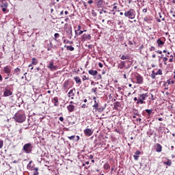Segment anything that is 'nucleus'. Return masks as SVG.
<instances>
[{"label":"nucleus","mask_w":175,"mask_h":175,"mask_svg":"<svg viewBox=\"0 0 175 175\" xmlns=\"http://www.w3.org/2000/svg\"><path fill=\"white\" fill-rule=\"evenodd\" d=\"M14 120L16 122L23 123L26 120L25 113L24 111H18L17 113H15L14 116Z\"/></svg>","instance_id":"1"},{"label":"nucleus","mask_w":175,"mask_h":175,"mask_svg":"<svg viewBox=\"0 0 175 175\" xmlns=\"http://www.w3.org/2000/svg\"><path fill=\"white\" fill-rule=\"evenodd\" d=\"M93 107L95 111H98V113H102V111L105 110V107H100V105H99V100H94V104L93 105Z\"/></svg>","instance_id":"2"},{"label":"nucleus","mask_w":175,"mask_h":175,"mask_svg":"<svg viewBox=\"0 0 175 175\" xmlns=\"http://www.w3.org/2000/svg\"><path fill=\"white\" fill-rule=\"evenodd\" d=\"M32 144L31 143L25 144L23 146V150L26 154H31L32 152Z\"/></svg>","instance_id":"3"},{"label":"nucleus","mask_w":175,"mask_h":175,"mask_svg":"<svg viewBox=\"0 0 175 175\" xmlns=\"http://www.w3.org/2000/svg\"><path fill=\"white\" fill-rule=\"evenodd\" d=\"M125 17H129L131 20H133L135 18V10L133 9H131L129 11H126L124 12Z\"/></svg>","instance_id":"4"},{"label":"nucleus","mask_w":175,"mask_h":175,"mask_svg":"<svg viewBox=\"0 0 175 175\" xmlns=\"http://www.w3.org/2000/svg\"><path fill=\"white\" fill-rule=\"evenodd\" d=\"M148 94L147 93L142 94L139 96V98H138V100L137 101V105H139L140 103L141 105H143L144 103V100H146V98H148Z\"/></svg>","instance_id":"5"},{"label":"nucleus","mask_w":175,"mask_h":175,"mask_svg":"<svg viewBox=\"0 0 175 175\" xmlns=\"http://www.w3.org/2000/svg\"><path fill=\"white\" fill-rule=\"evenodd\" d=\"M47 68L49 70H51V72H54V70H57L58 69V66L54 65V62L51 61L49 62Z\"/></svg>","instance_id":"6"},{"label":"nucleus","mask_w":175,"mask_h":175,"mask_svg":"<svg viewBox=\"0 0 175 175\" xmlns=\"http://www.w3.org/2000/svg\"><path fill=\"white\" fill-rule=\"evenodd\" d=\"M3 72L8 75V76H12L10 73H12V66H6L3 68Z\"/></svg>","instance_id":"7"},{"label":"nucleus","mask_w":175,"mask_h":175,"mask_svg":"<svg viewBox=\"0 0 175 175\" xmlns=\"http://www.w3.org/2000/svg\"><path fill=\"white\" fill-rule=\"evenodd\" d=\"M85 136H92V133H94V131H92V130H91V129H85L83 131Z\"/></svg>","instance_id":"8"},{"label":"nucleus","mask_w":175,"mask_h":175,"mask_svg":"<svg viewBox=\"0 0 175 175\" xmlns=\"http://www.w3.org/2000/svg\"><path fill=\"white\" fill-rule=\"evenodd\" d=\"M82 40L85 42V40H91V35L90 34H83L82 36Z\"/></svg>","instance_id":"9"},{"label":"nucleus","mask_w":175,"mask_h":175,"mask_svg":"<svg viewBox=\"0 0 175 175\" xmlns=\"http://www.w3.org/2000/svg\"><path fill=\"white\" fill-rule=\"evenodd\" d=\"M136 83L137 84H143V77L140 75H137L136 77Z\"/></svg>","instance_id":"10"},{"label":"nucleus","mask_w":175,"mask_h":175,"mask_svg":"<svg viewBox=\"0 0 175 175\" xmlns=\"http://www.w3.org/2000/svg\"><path fill=\"white\" fill-rule=\"evenodd\" d=\"M155 150L157 152H162V146L159 144H157Z\"/></svg>","instance_id":"11"},{"label":"nucleus","mask_w":175,"mask_h":175,"mask_svg":"<svg viewBox=\"0 0 175 175\" xmlns=\"http://www.w3.org/2000/svg\"><path fill=\"white\" fill-rule=\"evenodd\" d=\"M69 88V82L68 81H64L63 84V90L66 91Z\"/></svg>","instance_id":"12"},{"label":"nucleus","mask_w":175,"mask_h":175,"mask_svg":"<svg viewBox=\"0 0 175 175\" xmlns=\"http://www.w3.org/2000/svg\"><path fill=\"white\" fill-rule=\"evenodd\" d=\"M13 93L8 89H6L3 93L4 96H10Z\"/></svg>","instance_id":"13"},{"label":"nucleus","mask_w":175,"mask_h":175,"mask_svg":"<svg viewBox=\"0 0 175 175\" xmlns=\"http://www.w3.org/2000/svg\"><path fill=\"white\" fill-rule=\"evenodd\" d=\"M140 154L141 152H139V150H137L135 152V154L133 155L135 161H137L139 159V156L140 155Z\"/></svg>","instance_id":"14"},{"label":"nucleus","mask_w":175,"mask_h":175,"mask_svg":"<svg viewBox=\"0 0 175 175\" xmlns=\"http://www.w3.org/2000/svg\"><path fill=\"white\" fill-rule=\"evenodd\" d=\"M157 43L158 44V47H160V48H162L163 46V44H165V42L161 40V39H158L157 41Z\"/></svg>","instance_id":"15"},{"label":"nucleus","mask_w":175,"mask_h":175,"mask_svg":"<svg viewBox=\"0 0 175 175\" xmlns=\"http://www.w3.org/2000/svg\"><path fill=\"white\" fill-rule=\"evenodd\" d=\"M73 91H76L75 88H73L69 91L68 93V98H70L71 96H75V92Z\"/></svg>","instance_id":"16"},{"label":"nucleus","mask_w":175,"mask_h":175,"mask_svg":"<svg viewBox=\"0 0 175 175\" xmlns=\"http://www.w3.org/2000/svg\"><path fill=\"white\" fill-rule=\"evenodd\" d=\"M97 8H103V0H97Z\"/></svg>","instance_id":"17"},{"label":"nucleus","mask_w":175,"mask_h":175,"mask_svg":"<svg viewBox=\"0 0 175 175\" xmlns=\"http://www.w3.org/2000/svg\"><path fill=\"white\" fill-rule=\"evenodd\" d=\"M89 75H91V76H96L98 75V71L97 70H90L88 71Z\"/></svg>","instance_id":"18"},{"label":"nucleus","mask_w":175,"mask_h":175,"mask_svg":"<svg viewBox=\"0 0 175 175\" xmlns=\"http://www.w3.org/2000/svg\"><path fill=\"white\" fill-rule=\"evenodd\" d=\"M52 103L54 104V106H58V97H54L52 100Z\"/></svg>","instance_id":"19"},{"label":"nucleus","mask_w":175,"mask_h":175,"mask_svg":"<svg viewBox=\"0 0 175 175\" xmlns=\"http://www.w3.org/2000/svg\"><path fill=\"white\" fill-rule=\"evenodd\" d=\"M118 68L119 69H124L125 68V62H121L118 65Z\"/></svg>","instance_id":"20"},{"label":"nucleus","mask_w":175,"mask_h":175,"mask_svg":"<svg viewBox=\"0 0 175 175\" xmlns=\"http://www.w3.org/2000/svg\"><path fill=\"white\" fill-rule=\"evenodd\" d=\"M67 109L70 112L75 111V105H70L67 107Z\"/></svg>","instance_id":"21"},{"label":"nucleus","mask_w":175,"mask_h":175,"mask_svg":"<svg viewBox=\"0 0 175 175\" xmlns=\"http://www.w3.org/2000/svg\"><path fill=\"white\" fill-rule=\"evenodd\" d=\"M32 161H31L28 164H27V169L29 170H35V168H33V166L31 165Z\"/></svg>","instance_id":"22"},{"label":"nucleus","mask_w":175,"mask_h":175,"mask_svg":"<svg viewBox=\"0 0 175 175\" xmlns=\"http://www.w3.org/2000/svg\"><path fill=\"white\" fill-rule=\"evenodd\" d=\"M64 47L66 49V50H68L69 51H73L75 50V47H73L72 46L65 45Z\"/></svg>","instance_id":"23"},{"label":"nucleus","mask_w":175,"mask_h":175,"mask_svg":"<svg viewBox=\"0 0 175 175\" xmlns=\"http://www.w3.org/2000/svg\"><path fill=\"white\" fill-rule=\"evenodd\" d=\"M74 80H75L77 84H81V79L79 77H75Z\"/></svg>","instance_id":"24"},{"label":"nucleus","mask_w":175,"mask_h":175,"mask_svg":"<svg viewBox=\"0 0 175 175\" xmlns=\"http://www.w3.org/2000/svg\"><path fill=\"white\" fill-rule=\"evenodd\" d=\"M31 65H38V59H36V57L32 59Z\"/></svg>","instance_id":"25"},{"label":"nucleus","mask_w":175,"mask_h":175,"mask_svg":"<svg viewBox=\"0 0 175 175\" xmlns=\"http://www.w3.org/2000/svg\"><path fill=\"white\" fill-rule=\"evenodd\" d=\"M129 58L130 57L129 55H122L120 57V59L125 60V59H129Z\"/></svg>","instance_id":"26"},{"label":"nucleus","mask_w":175,"mask_h":175,"mask_svg":"<svg viewBox=\"0 0 175 175\" xmlns=\"http://www.w3.org/2000/svg\"><path fill=\"white\" fill-rule=\"evenodd\" d=\"M164 165H167V166H172V160H167V161H165Z\"/></svg>","instance_id":"27"},{"label":"nucleus","mask_w":175,"mask_h":175,"mask_svg":"<svg viewBox=\"0 0 175 175\" xmlns=\"http://www.w3.org/2000/svg\"><path fill=\"white\" fill-rule=\"evenodd\" d=\"M104 169L105 170H109V169H110V165H109V163H105L104 165Z\"/></svg>","instance_id":"28"},{"label":"nucleus","mask_w":175,"mask_h":175,"mask_svg":"<svg viewBox=\"0 0 175 175\" xmlns=\"http://www.w3.org/2000/svg\"><path fill=\"white\" fill-rule=\"evenodd\" d=\"M15 73H17V75H20L21 70L19 68H16L14 69Z\"/></svg>","instance_id":"29"},{"label":"nucleus","mask_w":175,"mask_h":175,"mask_svg":"<svg viewBox=\"0 0 175 175\" xmlns=\"http://www.w3.org/2000/svg\"><path fill=\"white\" fill-rule=\"evenodd\" d=\"M146 113H148V116H151V113H152V109H146Z\"/></svg>","instance_id":"30"},{"label":"nucleus","mask_w":175,"mask_h":175,"mask_svg":"<svg viewBox=\"0 0 175 175\" xmlns=\"http://www.w3.org/2000/svg\"><path fill=\"white\" fill-rule=\"evenodd\" d=\"M85 31H86V30H85V31L79 30V32L77 33V30H75V33H76L77 35H82V33H83V32H85Z\"/></svg>","instance_id":"31"},{"label":"nucleus","mask_w":175,"mask_h":175,"mask_svg":"<svg viewBox=\"0 0 175 175\" xmlns=\"http://www.w3.org/2000/svg\"><path fill=\"white\" fill-rule=\"evenodd\" d=\"M1 8H8V3L6 2L2 3L1 5Z\"/></svg>","instance_id":"32"},{"label":"nucleus","mask_w":175,"mask_h":175,"mask_svg":"<svg viewBox=\"0 0 175 175\" xmlns=\"http://www.w3.org/2000/svg\"><path fill=\"white\" fill-rule=\"evenodd\" d=\"M82 80H83V81H85V80H90V77H88L85 75H83V78H82Z\"/></svg>","instance_id":"33"},{"label":"nucleus","mask_w":175,"mask_h":175,"mask_svg":"<svg viewBox=\"0 0 175 175\" xmlns=\"http://www.w3.org/2000/svg\"><path fill=\"white\" fill-rule=\"evenodd\" d=\"M155 76H157L155 72L153 70L151 74L152 79H155Z\"/></svg>","instance_id":"34"},{"label":"nucleus","mask_w":175,"mask_h":175,"mask_svg":"<svg viewBox=\"0 0 175 175\" xmlns=\"http://www.w3.org/2000/svg\"><path fill=\"white\" fill-rule=\"evenodd\" d=\"M162 75V70L159 69L158 71L156 72V75Z\"/></svg>","instance_id":"35"},{"label":"nucleus","mask_w":175,"mask_h":175,"mask_svg":"<svg viewBox=\"0 0 175 175\" xmlns=\"http://www.w3.org/2000/svg\"><path fill=\"white\" fill-rule=\"evenodd\" d=\"M3 147V140H0V149Z\"/></svg>","instance_id":"36"},{"label":"nucleus","mask_w":175,"mask_h":175,"mask_svg":"<svg viewBox=\"0 0 175 175\" xmlns=\"http://www.w3.org/2000/svg\"><path fill=\"white\" fill-rule=\"evenodd\" d=\"M75 135H72V136L68 137V139H69V140H75Z\"/></svg>","instance_id":"37"},{"label":"nucleus","mask_w":175,"mask_h":175,"mask_svg":"<svg viewBox=\"0 0 175 175\" xmlns=\"http://www.w3.org/2000/svg\"><path fill=\"white\" fill-rule=\"evenodd\" d=\"M144 21H146V23H150V21H151V19H149L148 18L146 17L144 18Z\"/></svg>","instance_id":"38"},{"label":"nucleus","mask_w":175,"mask_h":175,"mask_svg":"<svg viewBox=\"0 0 175 175\" xmlns=\"http://www.w3.org/2000/svg\"><path fill=\"white\" fill-rule=\"evenodd\" d=\"M54 36H55V39H57V38H59V33H56L54 34Z\"/></svg>","instance_id":"39"},{"label":"nucleus","mask_w":175,"mask_h":175,"mask_svg":"<svg viewBox=\"0 0 175 175\" xmlns=\"http://www.w3.org/2000/svg\"><path fill=\"white\" fill-rule=\"evenodd\" d=\"M167 81L168 84H174V81H170V79H169Z\"/></svg>","instance_id":"40"},{"label":"nucleus","mask_w":175,"mask_h":175,"mask_svg":"<svg viewBox=\"0 0 175 175\" xmlns=\"http://www.w3.org/2000/svg\"><path fill=\"white\" fill-rule=\"evenodd\" d=\"M155 51V47L151 46V47L150 48V51Z\"/></svg>","instance_id":"41"},{"label":"nucleus","mask_w":175,"mask_h":175,"mask_svg":"<svg viewBox=\"0 0 175 175\" xmlns=\"http://www.w3.org/2000/svg\"><path fill=\"white\" fill-rule=\"evenodd\" d=\"M163 61L165 62V65H166V62L167 61V57H163Z\"/></svg>","instance_id":"42"},{"label":"nucleus","mask_w":175,"mask_h":175,"mask_svg":"<svg viewBox=\"0 0 175 175\" xmlns=\"http://www.w3.org/2000/svg\"><path fill=\"white\" fill-rule=\"evenodd\" d=\"M170 14H172V17H175V12H173V11H170Z\"/></svg>","instance_id":"43"},{"label":"nucleus","mask_w":175,"mask_h":175,"mask_svg":"<svg viewBox=\"0 0 175 175\" xmlns=\"http://www.w3.org/2000/svg\"><path fill=\"white\" fill-rule=\"evenodd\" d=\"M97 90H98V88H95L94 89L92 90V92H96Z\"/></svg>","instance_id":"44"},{"label":"nucleus","mask_w":175,"mask_h":175,"mask_svg":"<svg viewBox=\"0 0 175 175\" xmlns=\"http://www.w3.org/2000/svg\"><path fill=\"white\" fill-rule=\"evenodd\" d=\"M88 3H89V5H91V3H94V1H92V0H89V1H88Z\"/></svg>","instance_id":"45"},{"label":"nucleus","mask_w":175,"mask_h":175,"mask_svg":"<svg viewBox=\"0 0 175 175\" xmlns=\"http://www.w3.org/2000/svg\"><path fill=\"white\" fill-rule=\"evenodd\" d=\"M99 68H103V64L102 63H98Z\"/></svg>","instance_id":"46"},{"label":"nucleus","mask_w":175,"mask_h":175,"mask_svg":"<svg viewBox=\"0 0 175 175\" xmlns=\"http://www.w3.org/2000/svg\"><path fill=\"white\" fill-rule=\"evenodd\" d=\"M2 12H3V13H6V8H2Z\"/></svg>","instance_id":"47"},{"label":"nucleus","mask_w":175,"mask_h":175,"mask_svg":"<svg viewBox=\"0 0 175 175\" xmlns=\"http://www.w3.org/2000/svg\"><path fill=\"white\" fill-rule=\"evenodd\" d=\"M59 120L62 122L64 121V117L62 116L59 117Z\"/></svg>","instance_id":"48"},{"label":"nucleus","mask_w":175,"mask_h":175,"mask_svg":"<svg viewBox=\"0 0 175 175\" xmlns=\"http://www.w3.org/2000/svg\"><path fill=\"white\" fill-rule=\"evenodd\" d=\"M32 65H33V64H31L29 65V68H30L31 70H32L33 69V67H32Z\"/></svg>","instance_id":"49"},{"label":"nucleus","mask_w":175,"mask_h":175,"mask_svg":"<svg viewBox=\"0 0 175 175\" xmlns=\"http://www.w3.org/2000/svg\"><path fill=\"white\" fill-rule=\"evenodd\" d=\"M67 43L68 44H73V42L72 41H67Z\"/></svg>","instance_id":"50"},{"label":"nucleus","mask_w":175,"mask_h":175,"mask_svg":"<svg viewBox=\"0 0 175 175\" xmlns=\"http://www.w3.org/2000/svg\"><path fill=\"white\" fill-rule=\"evenodd\" d=\"M143 13H147V8H144L142 10Z\"/></svg>","instance_id":"51"},{"label":"nucleus","mask_w":175,"mask_h":175,"mask_svg":"<svg viewBox=\"0 0 175 175\" xmlns=\"http://www.w3.org/2000/svg\"><path fill=\"white\" fill-rule=\"evenodd\" d=\"M152 100H155V98H154V95L151 94V98Z\"/></svg>","instance_id":"52"},{"label":"nucleus","mask_w":175,"mask_h":175,"mask_svg":"<svg viewBox=\"0 0 175 175\" xmlns=\"http://www.w3.org/2000/svg\"><path fill=\"white\" fill-rule=\"evenodd\" d=\"M80 29H81V26L78 25V28H77V31H80Z\"/></svg>","instance_id":"53"},{"label":"nucleus","mask_w":175,"mask_h":175,"mask_svg":"<svg viewBox=\"0 0 175 175\" xmlns=\"http://www.w3.org/2000/svg\"><path fill=\"white\" fill-rule=\"evenodd\" d=\"M82 107L83 109H85V107H87V105L85 104H83Z\"/></svg>","instance_id":"54"},{"label":"nucleus","mask_w":175,"mask_h":175,"mask_svg":"<svg viewBox=\"0 0 175 175\" xmlns=\"http://www.w3.org/2000/svg\"><path fill=\"white\" fill-rule=\"evenodd\" d=\"M3 80V78L2 77V75L0 74V83Z\"/></svg>","instance_id":"55"},{"label":"nucleus","mask_w":175,"mask_h":175,"mask_svg":"<svg viewBox=\"0 0 175 175\" xmlns=\"http://www.w3.org/2000/svg\"><path fill=\"white\" fill-rule=\"evenodd\" d=\"M157 53H158V54H162V51H157Z\"/></svg>","instance_id":"56"},{"label":"nucleus","mask_w":175,"mask_h":175,"mask_svg":"<svg viewBox=\"0 0 175 175\" xmlns=\"http://www.w3.org/2000/svg\"><path fill=\"white\" fill-rule=\"evenodd\" d=\"M113 10H117V6L116 5L113 6Z\"/></svg>","instance_id":"57"},{"label":"nucleus","mask_w":175,"mask_h":175,"mask_svg":"<svg viewBox=\"0 0 175 175\" xmlns=\"http://www.w3.org/2000/svg\"><path fill=\"white\" fill-rule=\"evenodd\" d=\"M137 121H139V122H141L142 118H138V119H137Z\"/></svg>","instance_id":"58"},{"label":"nucleus","mask_w":175,"mask_h":175,"mask_svg":"<svg viewBox=\"0 0 175 175\" xmlns=\"http://www.w3.org/2000/svg\"><path fill=\"white\" fill-rule=\"evenodd\" d=\"M136 100H139V99H137V97H135V98H134V101L136 102Z\"/></svg>","instance_id":"59"},{"label":"nucleus","mask_w":175,"mask_h":175,"mask_svg":"<svg viewBox=\"0 0 175 175\" xmlns=\"http://www.w3.org/2000/svg\"><path fill=\"white\" fill-rule=\"evenodd\" d=\"M163 119L162 118H158V120L159 121H162Z\"/></svg>","instance_id":"60"},{"label":"nucleus","mask_w":175,"mask_h":175,"mask_svg":"<svg viewBox=\"0 0 175 175\" xmlns=\"http://www.w3.org/2000/svg\"><path fill=\"white\" fill-rule=\"evenodd\" d=\"M129 44H133V42L132 41H129Z\"/></svg>","instance_id":"61"},{"label":"nucleus","mask_w":175,"mask_h":175,"mask_svg":"<svg viewBox=\"0 0 175 175\" xmlns=\"http://www.w3.org/2000/svg\"><path fill=\"white\" fill-rule=\"evenodd\" d=\"M23 133V129H19V133Z\"/></svg>","instance_id":"62"},{"label":"nucleus","mask_w":175,"mask_h":175,"mask_svg":"<svg viewBox=\"0 0 175 175\" xmlns=\"http://www.w3.org/2000/svg\"><path fill=\"white\" fill-rule=\"evenodd\" d=\"M65 21H66V22L69 21V18H66Z\"/></svg>","instance_id":"63"},{"label":"nucleus","mask_w":175,"mask_h":175,"mask_svg":"<svg viewBox=\"0 0 175 175\" xmlns=\"http://www.w3.org/2000/svg\"><path fill=\"white\" fill-rule=\"evenodd\" d=\"M170 62H173V58L170 59Z\"/></svg>","instance_id":"64"}]
</instances>
